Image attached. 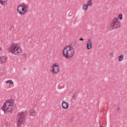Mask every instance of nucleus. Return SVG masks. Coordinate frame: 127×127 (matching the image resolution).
<instances>
[{
    "instance_id": "nucleus-1",
    "label": "nucleus",
    "mask_w": 127,
    "mask_h": 127,
    "mask_svg": "<svg viewBox=\"0 0 127 127\" xmlns=\"http://www.w3.org/2000/svg\"><path fill=\"white\" fill-rule=\"evenodd\" d=\"M63 56L66 59L68 58H72L75 54V50L74 48L71 46L65 47L63 50Z\"/></svg>"
},
{
    "instance_id": "nucleus-2",
    "label": "nucleus",
    "mask_w": 127,
    "mask_h": 127,
    "mask_svg": "<svg viewBox=\"0 0 127 127\" xmlns=\"http://www.w3.org/2000/svg\"><path fill=\"white\" fill-rule=\"evenodd\" d=\"M13 103H14L13 100L6 101L1 107V110L4 113H5V112L11 113L12 110L15 108V104H13Z\"/></svg>"
},
{
    "instance_id": "nucleus-3",
    "label": "nucleus",
    "mask_w": 127,
    "mask_h": 127,
    "mask_svg": "<svg viewBox=\"0 0 127 127\" xmlns=\"http://www.w3.org/2000/svg\"><path fill=\"white\" fill-rule=\"evenodd\" d=\"M9 51L14 55H19L22 52L21 48L15 43H12L9 48Z\"/></svg>"
},
{
    "instance_id": "nucleus-4",
    "label": "nucleus",
    "mask_w": 127,
    "mask_h": 127,
    "mask_svg": "<svg viewBox=\"0 0 127 127\" xmlns=\"http://www.w3.org/2000/svg\"><path fill=\"white\" fill-rule=\"evenodd\" d=\"M27 116V112H22L19 113L16 117L17 125L21 126L25 123V118Z\"/></svg>"
},
{
    "instance_id": "nucleus-5",
    "label": "nucleus",
    "mask_w": 127,
    "mask_h": 127,
    "mask_svg": "<svg viewBox=\"0 0 127 127\" xmlns=\"http://www.w3.org/2000/svg\"><path fill=\"white\" fill-rule=\"evenodd\" d=\"M110 24L112 28L115 29L121 27V22H120V20H119V18L117 17H115L113 19Z\"/></svg>"
},
{
    "instance_id": "nucleus-6",
    "label": "nucleus",
    "mask_w": 127,
    "mask_h": 127,
    "mask_svg": "<svg viewBox=\"0 0 127 127\" xmlns=\"http://www.w3.org/2000/svg\"><path fill=\"white\" fill-rule=\"evenodd\" d=\"M17 11L21 15H23L27 11L26 7L21 5L17 7Z\"/></svg>"
},
{
    "instance_id": "nucleus-7",
    "label": "nucleus",
    "mask_w": 127,
    "mask_h": 127,
    "mask_svg": "<svg viewBox=\"0 0 127 127\" xmlns=\"http://www.w3.org/2000/svg\"><path fill=\"white\" fill-rule=\"evenodd\" d=\"M60 71V66L57 64H54L52 67V72L54 74H57Z\"/></svg>"
},
{
    "instance_id": "nucleus-8",
    "label": "nucleus",
    "mask_w": 127,
    "mask_h": 127,
    "mask_svg": "<svg viewBox=\"0 0 127 127\" xmlns=\"http://www.w3.org/2000/svg\"><path fill=\"white\" fill-rule=\"evenodd\" d=\"M92 47H93V44L92 43L91 39H89L87 40L86 43V48L88 50H90V49H92Z\"/></svg>"
},
{
    "instance_id": "nucleus-9",
    "label": "nucleus",
    "mask_w": 127,
    "mask_h": 127,
    "mask_svg": "<svg viewBox=\"0 0 127 127\" xmlns=\"http://www.w3.org/2000/svg\"><path fill=\"white\" fill-rule=\"evenodd\" d=\"M62 107L64 110H66L69 108V104L65 101H63L62 103Z\"/></svg>"
},
{
    "instance_id": "nucleus-10",
    "label": "nucleus",
    "mask_w": 127,
    "mask_h": 127,
    "mask_svg": "<svg viewBox=\"0 0 127 127\" xmlns=\"http://www.w3.org/2000/svg\"><path fill=\"white\" fill-rule=\"evenodd\" d=\"M6 61H7V58L6 57H0V62H1V64L5 63Z\"/></svg>"
},
{
    "instance_id": "nucleus-11",
    "label": "nucleus",
    "mask_w": 127,
    "mask_h": 127,
    "mask_svg": "<svg viewBox=\"0 0 127 127\" xmlns=\"http://www.w3.org/2000/svg\"><path fill=\"white\" fill-rule=\"evenodd\" d=\"M118 60L120 62H122V60H124V56L121 55L118 57Z\"/></svg>"
},
{
    "instance_id": "nucleus-12",
    "label": "nucleus",
    "mask_w": 127,
    "mask_h": 127,
    "mask_svg": "<svg viewBox=\"0 0 127 127\" xmlns=\"http://www.w3.org/2000/svg\"><path fill=\"white\" fill-rule=\"evenodd\" d=\"M6 1H7V0H0V3H1L2 5H3Z\"/></svg>"
},
{
    "instance_id": "nucleus-13",
    "label": "nucleus",
    "mask_w": 127,
    "mask_h": 127,
    "mask_svg": "<svg viewBox=\"0 0 127 127\" xmlns=\"http://www.w3.org/2000/svg\"><path fill=\"white\" fill-rule=\"evenodd\" d=\"M87 5L88 6H90L91 5H92V0H89L87 2Z\"/></svg>"
},
{
    "instance_id": "nucleus-14",
    "label": "nucleus",
    "mask_w": 127,
    "mask_h": 127,
    "mask_svg": "<svg viewBox=\"0 0 127 127\" xmlns=\"http://www.w3.org/2000/svg\"><path fill=\"white\" fill-rule=\"evenodd\" d=\"M30 115L31 116H35L36 113L35 112H34V110L33 109L30 111Z\"/></svg>"
},
{
    "instance_id": "nucleus-15",
    "label": "nucleus",
    "mask_w": 127,
    "mask_h": 127,
    "mask_svg": "<svg viewBox=\"0 0 127 127\" xmlns=\"http://www.w3.org/2000/svg\"><path fill=\"white\" fill-rule=\"evenodd\" d=\"M83 8L84 10H87L88 9V6L86 4H84L83 5Z\"/></svg>"
},
{
    "instance_id": "nucleus-16",
    "label": "nucleus",
    "mask_w": 127,
    "mask_h": 127,
    "mask_svg": "<svg viewBox=\"0 0 127 127\" xmlns=\"http://www.w3.org/2000/svg\"><path fill=\"white\" fill-rule=\"evenodd\" d=\"M6 83H9L10 85H12L13 84V81L12 80H8L6 81Z\"/></svg>"
},
{
    "instance_id": "nucleus-17",
    "label": "nucleus",
    "mask_w": 127,
    "mask_h": 127,
    "mask_svg": "<svg viewBox=\"0 0 127 127\" xmlns=\"http://www.w3.org/2000/svg\"><path fill=\"white\" fill-rule=\"evenodd\" d=\"M118 18H119V19L120 20H122V19H123V14H120L118 15Z\"/></svg>"
},
{
    "instance_id": "nucleus-18",
    "label": "nucleus",
    "mask_w": 127,
    "mask_h": 127,
    "mask_svg": "<svg viewBox=\"0 0 127 127\" xmlns=\"http://www.w3.org/2000/svg\"><path fill=\"white\" fill-rule=\"evenodd\" d=\"M79 40H80L81 41H83V40H84V39H83V38H81L79 39Z\"/></svg>"
},
{
    "instance_id": "nucleus-19",
    "label": "nucleus",
    "mask_w": 127,
    "mask_h": 127,
    "mask_svg": "<svg viewBox=\"0 0 127 127\" xmlns=\"http://www.w3.org/2000/svg\"><path fill=\"white\" fill-rule=\"evenodd\" d=\"M110 55H111V56H113V55H114V53H110Z\"/></svg>"
},
{
    "instance_id": "nucleus-20",
    "label": "nucleus",
    "mask_w": 127,
    "mask_h": 127,
    "mask_svg": "<svg viewBox=\"0 0 127 127\" xmlns=\"http://www.w3.org/2000/svg\"><path fill=\"white\" fill-rule=\"evenodd\" d=\"M118 110L119 111L120 110V107L117 108Z\"/></svg>"
},
{
    "instance_id": "nucleus-21",
    "label": "nucleus",
    "mask_w": 127,
    "mask_h": 127,
    "mask_svg": "<svg viewBox=\"0 0 127 127\" xmlns=\"http://www.w3.org/2000/svg\"><path fill=\"white\" fill-rule=\"evenodd\" d=\"M0 50H1V47H0Z\"/></svg>"
}]
</instances>
